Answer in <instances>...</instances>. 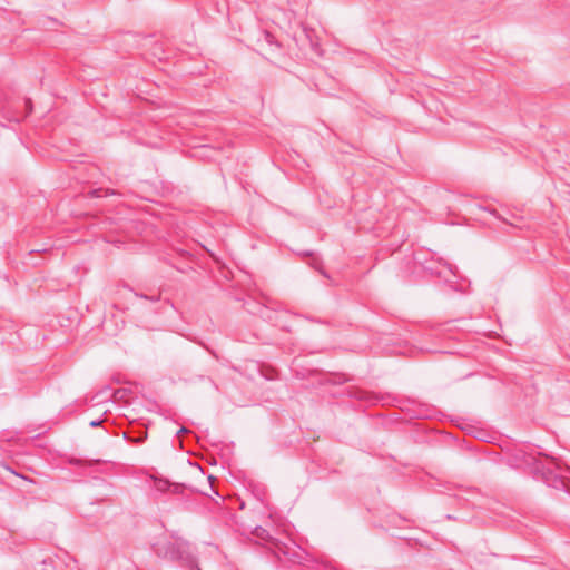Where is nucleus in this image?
Wrapping results in <instances>:
<instances>
[{
    "label": "nucleus",
    "instance_id": "nucleus-1",
    "mask_svg": "<svg viewBox=\"0 0 570 570\" xmlns=\"http://www.w3.org/2000/svg\"><path fill=\"white\" fill-rule=\"evenodd\" d=\"M189 543L185 540L178 539L175 541L158 542L155 546L157 556L176 561L184 560L188 557Z\"/></svg>",
    "mask_w": 570,
    "mask_h": 570
},
{
    "label": "nucleus",
    "instance_id": "nucleus-2",
    "mask_svg": "<svg viewBox=\"0 0 570 570\" xmlns=\"http://www.w3.org/2000/svg\"><path fill=\"white\" fill-rule=\"evenodd\" d=\"M167 487H168V482H167V481H159V482L157 483V489H158V490L164 491V490H166V489H167Z\"/></svg>",
    "mask_w": 570,
    "mask_h": 570
},
{
    "label": "nucleus",
    "instance_id": "nucleus-3",
    "mask_svg": "<svg viewBox=\"0 0 570 570\" xmlns=\"http://www.w3.org/2000/svg\"><path fill=\"white\" fill-rule=\"evenodd\" d=\"M100 424H101V421H100V420H94V421H91V422L89 423V425H90L91 428H97V426H99Z\"/></svg>",
    "mask_w": 570,
    "mask_h": 570
},
{
    "label": "nucleus",
    "instance_id": "nucleus-4",
    "mask_svg": "<svg viewBox=\"0 0 570 570\" xmlns=\"http://www.w3.org/2000/svg\"><path fill=\"white\" fill-rule=\"evenodd\" d=\"M187 432H188V430H187L186 428H181V429H179V430L177 431V433H176V434H177V436H179L180 434H184V433H187Z\"/></svg>",
    "mask_w": 570,
    "mask_h": 570
},
{
    "label": "nucleus",
    "instance_id": "nucleus-5",
    "mask_svg": "<svg viewBox=\"0 0 570 570\" xmlns=\"http://www.w3.org/2000/svg\"><path fill=\"white\" fill-rule=\"evenodd\" d=\"M80 462H81L80 460H72L71 461V463H73V464H80Z\"/></svg>",
    "mask_w": 570,
    "mask_h": 570
},
{
    "label": "nucleus",
    "instance_id": "nucleus-6",
    "mask_svg": "<svg viewBox=\"0 0 570 570\" xmlns=\"http://www.w3.org/2000/svg\"><path fill=\"white\" fill-rule=\"evenodd\" d=\"M446 266H448V268H449L450 273L454 274V272H453V269L451 268V266H450V265H446Z\"/></svg>",
    "mask_w": 570,
    "mask_h": 570
}]
</instances>
